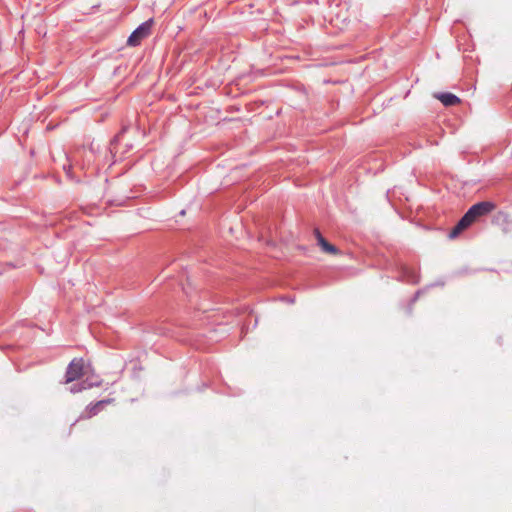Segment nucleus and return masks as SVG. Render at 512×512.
Here are the masks:
<instances>
[{
  "instance_id": "nucleus-10",
  "label": "nucleus",
  "mask_w": 512,
  "mask_h": 512,
  "mask_svg": "<svg viewBox=\"0 0 512 512\" xmlns=\"http://www.w3.org/2000/svg\"><path fill=\"white\" fill-rule=\"evenodd\" d=\"M122 138V133L117 135L114 140L112 141L111 145H112V149H116V143H118Z\"/></svg>"
},
{
  "instance_id": "nucleus-2",
  "label": "nucleus",
  "mask_w": 512,
  "mask_h": 512,
  "mask_svg": "<svg viewBox=\"0 0 512 512\" xmlns=\"http://www.w3.org/2000/svg\"><path fill=\"white\" fill-rule=\"evenodd\" d=\"M85 374V362L83 358H74L68 364L64 384L71 383L80 379Z\"/></svg>"
},
{
  "instance_id": "nucleus-8",
  "label": "nucleus",
  "mask_w": 512,
  "mask_h": 512,
  "mask_svg": "<svg viewBox=\"0 0 512 512\" xmlns=\"http://www.w3.org/2000/svg\"><path fill=\"white\" fill-rule=\"evenodd\" d=\"M83 390H85V387H83L81 385V383L75 384V385L70 387V392L71 393H78V392H81Z\"/></svg>"
},
{
  "instance_id": "nucleus-3",
  "label": "nucleus",
  "mask_w": 512,
  "mask_h": 512,
  "mask_svg": "<svg viewBox=\"0 0 512 512\" xmlns=\"http://www.w3.org/2000/svg\"><path fill=\"white\" fill-rule=\"evenodd\" d=\"M152 25V18L140 24L128 37L127 44L133 47L138 46L143 39L147 38L150 35Z\"/></svg>"
},
{
  "instance_id": "nucleus-4",
  "label": "nucleus",
  "mask_w": 512,
  "mask_h": 512,
  "mask_svg": "<svg viewBox=\"0 0 512 512\" xmlns=\"http://www.w3.org/2000/svg\"><path fill=\"white\" fill-rule=\"evenodd\" d=\"M314 233H315L318 245L321 247V249L324 252L330 253V254L338 253V249L336 248V246L327 242V240L322 236V234L320 233V231L318 229H315Z\"/></svg>"
},
{
  "instance_id": "nucleus-1",
  "label": "nucleus",
  "mask_w": 512,
  "mask_h": 512,
  "mask_svg": "<svg viewBox=\"0 0 512 512\" xmlns=\"http://www.w3.org/2000/svg\"><path fill=\"white\" fill-rule=\"evenodd\" d=\"M496 208V204L492 201H482L472 205L468 211L458 221L456 226L450 231L449 238H456L463 230L479 218L490 214Z\"/></svg>"
},
{
  "instance_id": "nucleus-7",
  "label": "nucleus",
  "mask_w": 512,
  "mask_h": 512,
  "mask_svg": "<svg viewBox=\"0 0 512 512\" xmlns=\"http://www.w3.org/2000/svg\"><path fill=\"white\" fill-rule=\"evenodd\" d=\"M83 387H85V390L90 389L92 387H98L101 385L102 381L100 379L96 380H90L89 378L83 380L80 382Z\"/></svg>"
},
{
  "instance_id": "nucleus-5",
  "label": "nucleus",
  "mask_w": 512,
  "mask_h": 512,
  "mask_svg": "<svg viewBox=\"0 0 512 512\" xmlns=\"http://www.w3.org/2000/svg\"><path fill=\"white\" fill-rule=\"evenodd\" d=\"M112 401H113V399H103V400L97 401L95 403H90L86 407L88 416L92 417V416L97 415L106 405L110 404Z\"/></svg>"
},
{
  "instance_id": "nucleus-6",
  "label": "nucleus",
  "mask_w": 512,
  "mask_h": 512,
  "mask_svg": "<svg viewBox=\"0 0 512 512\" xmlns=\"http://www.w3.org/2000/svg\"><path fill=\"white\" fill-rule=\"evenodd\" d=\"M436 98L446 107L460 103V98L449 92L439 93L436 95Z\"/></svg>"
},
{
  "instance_id": "nucleus-9",
  "label": "nucleus",
  "mask_w": 512,
  "mask_h": 512,
  "mask_svg": "<svg viewBox=\"0 0 512 512\" xmlns=\"http://www.w3.org/2000/svg\"><path fill=\"white\" fill-rule=\"evenodd\" d=\"M496 219L497 220H503V221H508V215L504 212H499L496 216Z\"/></svg>"
}]
</instances>
